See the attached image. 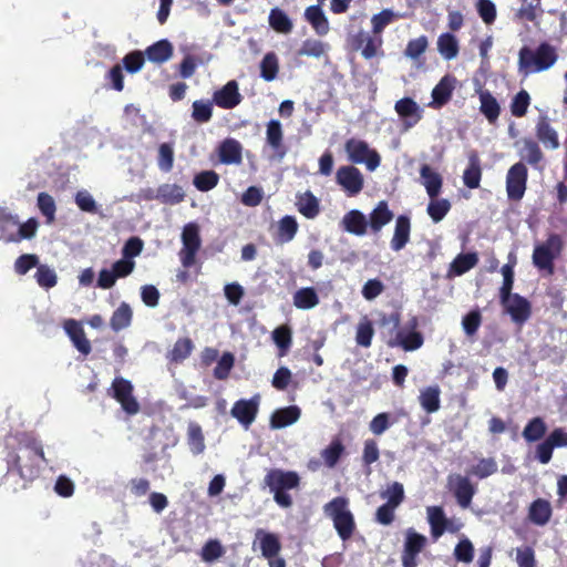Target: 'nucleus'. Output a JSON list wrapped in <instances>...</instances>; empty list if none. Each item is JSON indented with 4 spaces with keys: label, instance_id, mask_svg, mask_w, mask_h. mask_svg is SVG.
Instances as JSON below:
<instances>
[{
    "label": "nucleus",
    "instance_id": "nucleus-2",
    "mask_svg": "<svg viewBox=\"0 0 567 567\" xmlns=\"http://www.w3.org/2000/svg\"><path fill=\"white\" fill-rule=\"evenodd\" d=\"M557 60V50L548 42H542L535 50L524 45L518 52V71L524 75L539 73L550 69Z\"/></svg>",
    "mask_w": 567,
    "mask_h": 567
},
{
    "label": "nucleus",
    "instance_id": "nucleus-30",
    "mask_svg": "<svg viewBox=\"0 0 567 567\" xmlns=\"http://www.w3.org/2000/svg\"><path fill=\"white\" fill-rule=\"evenodd\" d=\"M300 409L297 405H290L276 410L270 416L271 429H282L296 423L300 417Z\"/></svg>",
    "mask_w": 567,
    "mask_h": 567
},
{
    "label": "nucleus",
    "instance_id": "nucleus-11",
    "mask_svg": "<svg viewBox=\"0 0 567 567\" xmlns=\"http://www.w3.org/2000/svg\"><path fill=\"white\" fill-rule=\"evenodd\" d=\"M528 178V169L523 162L511 166L506 175V192L511 200L518 202L524 197Z\"/></svg>",
    "mask_w": 567,
    "mask_h": 567
},
{
    "label": "nucleus",
    "instance_id": "nucleus-64",
    "mask_svg": "<svg viewBox=\"0 0 567 567\" xmlns=\"http://www.w3.org/2000/svg\"><path fill=\"white\" fill-rule=\"evenodd\" d=\"M497 472V463L493 458H482L470 470V474L483 480Z\"/></svg>",
    "mask_w": 567,
    "mask_h": 567
},
{
    "label": "nucleus",
    "instance_id": "nucleus-14",
    "mask_svg": "<svg viewBox=\"0 0 567 567\" xmlns=\"http://www.w3.org/2000/svg\"><path fill=\"white\" fill-rule=\"evenodd\" d=\"M567 446V430L554 429L547 437L536 446V457L542 464H547L553 457L554 449Z\"/></svg>",
    "mask_w": 567,
    "mask_h": 567
},
{
    "label": "nucleus",
    "instance_id": "nucleus-33",
    "mask_svg": "<svg viewBox=\"0 0 567 567\" xmlns=\"http://www.w3.org/2000/svg\"><path fill=\"white\" fill-rule=\"evenodd\" d=\"M305 18L313 28L317 34L326 35L329 30V21L320 6H310L305 11Z\"/></svg>",
    "mask_w": 567,
    "mask_h": 567
},
{
    "label": "nucleus",
    "instance_id": "nucleus-24",
    "mask_svg": "<svg viewBox=\"0 0 567 567\" xmlns=\"http://www.w3.org/2000/svg\"><path fill=\"white\" fill-rule=\"evenodd\" d=\"M427 519L431 527V534L434 538L441 537L445 530H457V528L450 525V520L445 517L444 511L441 506L427 507Z\"/></svg>",
    "mask_w": 567,
    "mask_h": 567
},
{
    "label": "nucleus",
    "instance_id": "nucleus-9",
    "mask_svg": "<svg viewBox=\"0 0 567 567\" xmlns=\"http://www.w3.org/2000/svg\"><path fill=\"white\" fill-rule=\"evenodd\" d=\"M420 321L416 316H412L405 327L396 332L395 339L389 342L390 347L399 346L404 351H415L424 343V337L419 329Z\"/></svg>",
    "mask_w": 567,
    "mask_h": 567
},
{
    "label": "nucleus",
    "instance_id": "nucleus-43",
    "mask_svg": "<svg viewBox=\"0 0 567 567\" xmlns=\"http://www.w3.org/2000/svg\"><path fill=\"white\" fill-rule=\"evenodd\" d=\"M478 262L477 255L474 252L457 255L450 266V275L462 276L471 270Z\"/></svg>",
    "mask_w": 567,
    "mask_h": 567
},
{
    "label": "nucleus",
    "instance_id": "nucleus-16",
    "mask_svg": "<svg viewBox=\"0 0 567 567\" xmlns=\"http://www.w3.org/2000/svg\"><path fill=\"white\" fill-rule=\"evenodd\" d=\"M260 396L258 394L246 400L240 399L236 401L230 410V414L235 417L245 429H248L256 420L259 411Z\"/></svg>",
    "mask_w": 567,
    "mask_h": 567
},
{
    "label": "nucleus",
    "instance_id": "nucleus-57",
    "mask_svg": "<svg viewBox=\"0 0 567 567\" xmlns=\"http://www.w3.org/2000/svg\"><path fill=\"white\" fill-rule=\"evenodd\" d=\"M530 105V95L526 90H520L511 102V113L515 117H523L526 115Z\"/></svg>",
    "mask_w": 567,
    "mask_h": 567
},
{
    "label": "nucleus",
    "instance_id": "nucleus-13",
    "mask_svg": "<svg viewBox=\"0 0 567 567\" xmlns=\"http://www.w3.org/2000/svg\"><path fill=\"white\" fill-rule=\"evenodd\" d=\"M113 398L121 404L122 409L128 415L137 414L140 403L133 395L132 383L123 378H115L112 383Z\"/></svg>",
    "mask_w": 567,
    "mask_h": 567
},
{
    "label": "nucleus",
    "instance_id": "nucleus-42",
    "mask_svg": "<svg viewBox=\"0 0 567 567\" xmlns=\"http://www.w3.org/2000/svg\"><path fill=\"white\" fill-rule=\"evenodd\" d=\"M194 350V342L190 338H179L167 353L171 362L179 363L186 360Z\"/></svg>",
    "mask_w": 567,
    "mask_h": 567
},
{
    "label": "nucleus",
    "instance_id": "nucleus-37",
    "mask_svg": "<svg viewBox=\"0 0 567 567\" xmlns=\"http://www.w3.org/2000/svg\"><path fill=\"white\" fill-rule=\"evenodd\" d=\"M185 193L177 184H163L157 188V200L163 204L176 205L184 200Z\"/></svg>",
    "mask_w": 567,
    "mask_h": 567
},
{
    "label": "nucleus",
    "instance_id": "nucleus-50",
    "mask_svg": "<svg viewBox=\"0 0 567 567\" xmlns=\"http://www.w3.org/2000/svg\"><path fill=\"white\" fill-rule=\"evenodd\" d=\"M344 453V445L340 439H333L331 443L321 451V457L324 464L332 468L337 465L340 457Z\"/></svg>",
    "mask_w": 567,
    "mask_h": 567
},
{
    "label": "nucleus",
    "instance_id": "nucleus-1",
    "mask_svg": "<svg viewBox=\"0 0 567 567\" xmlns=\"http://www.w3.org/2000/svg\"><path fill=\"white\" fill-rule=\"evenodd\" d=\"M7 473L0 485L6 495L24 491L39 476L35 458L47 463L41 441L32 432H18L6 440Z\"/></svg>",
    "mask_w": 567,
    "mask_h": 567
},
{
    "label": "nucleus",
    "instance_id": "nucleus-51",
    "mask_svg": "<svg viewBox=\"0 0 567 567\" xmlns=\"http://www.w3.org/2000/svg\"><path fill=\"white\" fill-rule=\"evenodd\" d=\"M260 537V550L265 558H274L281 549L280 542L275 534L258 532Z\"/></svg>",
    "mask_w": 567,
    "mask_h": 567
},
{
    "label": "nucleus",
    "instance_id": "nucleus-38",
    "mask_svg": "<svg viewBox=\"0 0 567 567\" xmlns=\"http://www.w3.org/2000/svg\"><path fill=\"white\" fill-rule=\"evenodd\" d=\"M480 111L482 114H484L489 123H495L501 113V107L497 100L492 95L489 91H483L480 93Z\"/></svg>",
    "mask_w": 567,
    "mask_h": 567
},
{
    "label": "nucleus",
    "instance_id": "nucleus-12",
    "mask_svg": "<svg viewBox=\"0 0 567 567\" xmlns=\"http://www.w3.org/2000/svg\"><path fill=\"white\" fill-rule=\"evenodd\" d=\"M447 488L462 508L470 507L476 494V486L471 482L470 477L461 474H450L447 476Z\"/></svg>",
    "mask_w": 567,
    "mask_h": 567
},
{
    "label": "nucleus",
    "instance_id": "nucleus-40",
    "mask_svg": "<svg viewBox=\"0 0 567 567\" xmlns=\"http://www.w3.org/2000/svg\"><path fill=\"white\" fill-rule=\"evenodd\" d=\"M298 212L303 215L306 218L312 219L318 216L320 213L319 200L311 193L306 192L305 194L298 196V200L296 203Z\"/></svg>",
    "mask_w": 567,
    "mask_h": 567
},
{
    "label": "nucleus",
    "instance_id": "nucleus-28",
    "mask_svg": "<svg viewBox=\"0 0 567 567\" xmlns=\"http://www.w3.org/2000/svg\"><path fill=\"white\" fill-rule=\"evenodd\" d=\"M241 144L235 138L224 140L218 147L219 161L223 164H240L243 161Z\"/></svg>",
    "mask_w": 567,
    "mask_h": 567
},
{
    "label": "nucleus",
    "instance_id": "nucleus-5",
    "mask_svg": "<svg viewBox=\"0 0 567 567\" xmlns=\"http://www.w3.org/2000/svg\"><path fill=\"white\" fill-rule=\"evenodd\" d=\"M564 240L559 234H549L547 239L535 246L533 251V265L540 271H545L548 276L555 274V259H557L563 249Z\"/></svg>",
    "mask_w": 567,
    "mask_h": 567
},
{
    "label": "nucleus",
    "instance_id": "nucleus-35",
    "mask_svg": "<svg viewBox=\"0 0 567 567\" xmlns=\"http://www.w3.org/2000/svg\"><path fill=\"white\" fill-rule=\"evenodd\" d=\"M551 513L550 503L544 498H537L529 506L528 517L534 524L543 526L549 522Z\"/></svg>",
    "mask_w": 567,
    "mask_h": 567
},
{
    "label": "nucleus",
    "instance_id": "nucleus-41",
    "mask_svg": "<svg viewBox=\"0 0 567 567\" xmlns=\"http://www.w3.org/2000/svg\"><path fill=\"white\" fill-rule=\"evenodd\" d=\"M440 394L441 390L437 385L427 386L422 390L419 396L422 409L427 413L439 411L441 406Z\"/></svg>",
    "mask_w": 567,
    "mask_h": 567
},
{
    "label": "nucleus",
    "instance_id": "nucleus-61",
    "mask_svg": "<svg viewBox=\"0 0 567 567\" xmlns=\"http://www.w3.org/2000/svg\"><path fill=\"white\" fill-rule=\"evenodd\" d=\"M381 497L386 499L389 505L398 507L405 498L403 484L393 482L388 485L386 489L381 493Z\"/></svg>",
    "mask_w": 567,
    "mask_h": 567
},
{
    "label": "nucleus",
    "instance_id": "nucleus-63",
    "mask_svg": "<svg viewBox=\"0 0 567 567\" xmlns=\"http://www.w3.org/2000/svg\"><path fill=\"white\" fill-rule=\"evenodd\" d=\"M476 11L483 22L487 25L493 24L497 17L496 6L492 0H477Z\"/></svg>",
    "mask_w": 567,
    "mask_h": 567
},
{
    "label": "nucleus",
    "instance_id": "nucleus-22",
    "mask_svg": "<svg viewBox=\"0 0 567 567\" xmlns=\"http://www.w3.org/2000/svg\"><path fill=\"white\" fill-rule=\"evenodd\" d=\"M64 330L80 353L87 355L91 352V342L86 338L82 326L76 320H66L64 322Z\"/></svg>",
    "mask_w": 567,
    "mask_h": 567
},
{
    "label": "nucleus",
    "instance_id": "nucleus-20",
    "mask_svg": "<svg viewBox=\"0 0 567 567\" xmlns=\"http://www.w3.org/2000/svg\"><path fill=\"white\" fill-rule=\"evenodd\" d=\"M394 217L386 200H380L369 214L368 227L372 234H379Z\"/></svg>",
    "mask_w": 567,
    "mask_h": 567
},
{
    "label": "nucleus",
    "instance_id": "nucleus-18",
    "mask_svg": "<svg viewBox=\"0 0 567 567\" xmlns=\"http://www.w3.org/2000/svg\"><path fill=\"white\" fill-rule=\"evenodd\" d=\"M394 110L403 120L405 130L415 126L423 117V110L412 97H403L396 101Z\"/></svg>",
    "mask_w": 567,
    "mask_h": 567
},
{
    "label": "nucleus",
    "instance_id": "nucleus-21",
    "mask_svg": "<svg viewBox=\"0 0 567 567\" xmlns=\"http://www.w3.org/2000/svg\"><path fill=\"white\" fill-rule=\"evenodd\" d=\"M266 142L278 158H282L287 148L284 144V131L278 120H270L266 125Z\"/></svg>",
    "mask_w": 567,
    "mask_h": 567
},
{
    "label": "nucleus",
    "instance_id": "nucleus-25",
    "mask_svg": "<svg viewBox=\"0 0 567 567\" xmlns=\"http://www.w3.org/2000/svg\"><path fill=\"white\" fill-rule=\"evenodd\" d=\"M536 137L549 150H557L560 145L557 131L550 125L548 117L540 116L536 123Z\"/></svg>",
    "mask_w": 567,
    "mask_h": 567
},
{
    "label": "nucleus",
    "instance_id": "nucleus-17",
    "mask_svg": "<svg viewBox=\"0 0 567 567\" xmlns=\"http://www.w3.org/2000/svg\"><path fill=\"white\" fill-rule=\"evenodd\" d=\"M501 305L517 324L525 323L532 316L530 302L519 293L511 295L507 300L501 301Z\"/></svg>",
    "mask_w": 567,
    "mask_h": 567
},
{
    "label": "nucleus",
    "instance_id": "nucleus-32",
    "mask_svg": "<svg viewBox=\"0 0 567 567\" xmlns=\"http://www.w3.org/2000/svg\"><path fill=\"white\" fill-rule=\"evenodd\" d=\"M299 229V225L297 219L291 215H286L278 221L277 233H276V243L277 244H286L291 241L297 235Z\"/></svg>",
    "mask_w": 567,
    "mask_h": 567
},
{
    "label": "nucleus",
    "instance_id": "nucleus-49",
    "mask_svg": "<svg viewBox=\"0 0 567 567\" xmlns=\"http://www.w3.org/2000/svg\"><path fill=\"white\" fill-rule=\"evenodd\" d=\"M268 20L269 25L279 33H289L293 28L289 17L279 8L270 10Z\"/></svg>",
    "mask_w": 567,
    "mask_h": 567
},
{
    "label": "nucleus",
    "instance_id": "nucleus-53",
    "mask_svg": "<svg viewBox=\"0 0 567 567\" xmlns=\"http://www.w3.org/2000/svg\"><path fill=\"white\" fill-rule=\"evenodd\" d=\"M213 101H194L192 104V118L199 124L209 122L213 117Z\"/></svg>",
    "mask_w": 567,
    "mask_h": 567
},
{
    "label": "nucleus",
    "instance_id": "nucleus-59",
    "mask_svg": "<svg viewBox=\"0 0 567 567\" xmlns=\"http://www.w3.org/2000/svg\"><path fill=\"white\" fill-rule=\"evenodd\" d=\"M524 147L522 157L530 165H537L544 157L543 152L537 142L532 138H525L523 141Z\"/></svg>",
    "mask_w": 567,
    "mask_h": 567
},
{
    "label": "nucleus",
    "instance_id": "nucleus-34",
    "mask_svg": "<svg viewBox=\"0 0 567 567\" xmlns=\"http://www.w3.org/2000/svg\"><path fill=\"white\" fill-rule=\"evenodd\" d=\"M423 185L430 198L439 196L442 189L443 179L441 175L434 172L429 165L424 164L420 169Z\"/></svg>",
    "mask_w": 567,
    "mask_h": 567
},
{
    "label": "nucleus",
    "instance_id": "nucleus-46",
    "mask_svg": "<svg viewBox=\"0 0 567 567\" xmlns=\"http://www.w3.org/2000/svg\"><path fill=\"white\" fill-rule=\"evenodd\" d=\"M547 431V425L543 417L535 416L528 421L523 430V437L526 442H537L545 435Z\"/></svg>",
    "mask_w": 567,
    "mask_h": 567
},
{
    "label": "nucleus",
    "instance_id": "nucleus-19",
    "mask_svg": "<svg viewBox=\"0 0 567 567\" xmlns=\"http://www.w3.org/2000/svg\"><path fill=\"white\" fill-rule=\"evenodd\" d=\"M243 96L239 93L238 83L235 80L228 81L221 89L216 90L213 94V102L218 107L231 110L239 105Z\"/></svg>",
    "mask_w": 567,
    "mask_h": 567
},
{
    "label": "nucleus",
    "instance_id": "nucleus-60",
    "mask_svg": "<svg viewBox=\"0 0 567 567\" xmlns=\"http://www.w3.org/2000/svg\"><path fill=\"white\" fill-rule=\"evenodd\" d=\"M429 41L425 35H421L416 39H412L408 42L404 55L413 61H417L421 55L426 51Z\"/></svg>",
    "mask_w": 567,
    "mask_h": 567
},
{
    "label": "nucleus",
    "instance_id": "nucleus-26",
    "mask_svg": "<svg viewBox=\"0 0 567 567\" xmlns=\"http://www.w3.org/2000/svg\"><path fill=\"white\" fill-rule=\"evenodd\" d=\"M455 81V78L444 75L432 90V102L430 103V106L441 107L445 105L452 97Z\"/></svg>",
    "mask_w": 567,
    "mask_h": 567
},
{
    "label": "nucleus",
    "instance_id": "nucleus-58",
    "mask_svg": "<svg viewBox=\"0 0 567 567\" xmlns=\"http://www.w3.org/2000/svg\"><path fill=\"white\" fill-rule=\"evenodd\" d=\"M225 554V549L218 539L207 540L200 550V557L206 563H213Z\"/></svg>",
    "mask_w": 567,
    "mask_h": 567
},
{
    "label": "nucleus",
    "instance_id": "nucleus-47",
    "mask_svg": "<svg viewBox=\"0 0 567 567\" xmlns=\"http://www.w3.org/2000/svg\"><path fill=\"white\" fill-rule=\"evenodd\" d=\"M187 443L189 445L190 451L198 455L205 450V439L202 431V427L196 422H189L187 429Z\"/></svg>",
    "mask_w": 567,
    "mask_h": 567
},
{
    "label": "nucleus",
    "instance_id": "nucleus-10",
    "mask_svg": "<svg viewBox=\"0 0 567 567\" xmlns=\"http://www.w3.org/2000/svg\"><path fill=\"white\" fill-rule=\"evenodd\" d=\"M426 545L427 538L424 535L417 533L413 528L406 529L401 554L402 567H417V557L424 550Z\"/></svg>",
    "mask_w": 567,
    "mask_h": 567
},
{
    "label": "nucleus",
    "instance_id": "nucleus-31",
    "mask_svg": "<svg viewBox=\"0 0 567 567\" xmlns=\"http://www.w3.org/2000/svg\"><path fill=\"white\" fill-rule=\"evenodd\" d=\"M173 51L174 48L172 43L168 40L163 39L147 47L144 55L148 61L162 64L173 56Z\"/></svg>",
    "mask_w": 567,
    "mask_h": 567
},
{
    "label": "nucleus",
    "instance_id": "nucleus-36",
    "mask_svg": "<svg viewBox=\"0 0 567 567\" xmlns=\"http://www.w3.org/2000/svg\"><path fill=\"white\" fill-rule=\"evenodd\" d=\"M133 311L127 302H121L120 306L113 311L110 326L113 331L118 332L127 328L132 323Z\"/></svg>",
    "mask_w": 567,
    "mask_h": 567
},
{
    "label": "nucleus",
    "instance_id": "nucleus-62",
    "mask_svg": "<svg viewBox=\"0 0 567 567\" xmlns=\"http://www.w3.org/2000/svg\"><path fill=\"white\" fill-rule=\"evenodd\" d=\"M483 321L482 313L478 309L471 310L462 319V327L467 337H473L477 333Z\"/></svg>",
    "mask_w": 567,
    "mask_h": 567
},
{
    "label": "nucleus",
    "instance_id": "nucleus-48",
    "mask_svg": "<svg viewBox=\"0 0 567 567\" xmlns=\"http://www.w3.org/2000/svg\"><path fill=\"white\" fill-rule=\"evenodd\" d=\"M279 72V60L275 52H268L260 62V76L267 81H274Z\"/></svg>",
    "mask_w": 567,
    "mask_h": 567
},
{
    "label": "nucleus",
    "instance_id": "nucleus-4",
    "mask_svg": "<svg viewBox=\"0 0 567 567\" xmlns=\"http://www.w3.org/2000/svg\"><path fill=\"white\" fill-rule=\"evenodd\" d=\"M323 512L329 517L341 540L352 538L357 530V524L352 512L349 509V501L343 496H337L323 506Z\"/></svg>",
    "mask_w": 567,
    "mask_h": 567
},
{
    "label": "nucleus",
    "instance_id": "nucleus-56",
    "mask_svg": "<svg viewBox=\"0 0 567 567\" xmlns=\"http://www.w3.org/2000/svg\"><path fill=\"white\" fill-rule=\"evenodd\" d=\"M451 209V203L446 198H430L427 214L434 223H440Z\"/></svg>",
    "mask_w": 567,
    "mask_h": 567
},
{
    "label": "nucleus",
    "instance_id": "nucleus-15",
    "mask_svg": "<svg viewBox=\"0 0 567 567\" xmlns=\"http://www.w3.org/2000/svg\"><path fill=\"white\" fill-rule=\"evenodd\" d=\"M337 183L348 196L358 195L364 186V178L359 168L352 165L341 166L336 173Z\"/></svg>",
    "mask_w": 567,
    "mask_h": 567
},
{
    "label": "nucleus",
    "instance_id": "nucleus-55",
    "mask_svg": "<svg viewBox=\"0 0 567 567\" xmlns=\"http://www.w3.org/2000/svg\"><path fill=\"white\" fill-rule=\"evenodd\" d=\"M219 175L215 171H203L195 175L193 179L194 186L199 192H209L217 186Z\"/></svg>",
    "mask_w": 567,
    "mask_h": 567
},
{
    "label": "nucleus",
    "instance_id": "nucleus-23",
    "mask_svg": "<svg viewBox=\"0 0 567 567\" xmlns=\"http://www.w3.org/2000/svg\"><path fill=\"white\" fill-rule=\"evenodd\" d=\"M482 179V167L478 153L471 151L467 154V166L463 172V183L466 187L475 189L480 187Z\"/></svg>",
    "mask_w": 567,
    "mask_h": 567
},
{
    "label": "nucleus",
    "instance_id": "nucleus-3",
    "mask_svg": "<svg viewBox=\"0 0 567 567\" xmlns=\"http://www.w3.org/2000/svg\"><path fill=\"white\" fill-rule=\"evenodd\" d=\"M299 485L300 476L295 471L271 468L264 477V487L269 488L270 493L274 494V501L282 508L292 506L293 501L288 491L298 488Z\"/></svg>",
    "mask_w": 567,
    "mask_h": 567
},
{
    "label": "nucleus",
    "instance_id": "nucleus-7",
    "mask_svg": "<svg viewBox=\"0 0 567 567\" xmlns=\"http://www.w3.org/2000/svg\"><path fill=\"white\" fill-rule=\"evenodd\" d=\"M349 161L353 164H365L370 172L377 169L381 157L375 150H371L365 141L349 138L344 144Z\"/></svg>",
    "mask_w": 567,
    "mask_h": 567
},
{
    "label": "nucleus",
    "instance_id": "nucleus-44",
    "mask_svg": "<svg viewBox=\"0 0 567 567\" xmlns=\"http://www.w3.org/2000/svg\"><path fill=\"white\" fill-rule=\"evenodd\" d=\"M319 303V297L315 288H300L293 295V305L298 309H312Z\"/></svg>",
    "mask_w": 567,
    "mask_h": 567
},
{
    "label": "nucleus",
    "instance_id": "nucleus-6",
    "mask_svg": "<svg viewBox=\"0 0 567 567\" xmlns=\"http://www.w3.org/2000/svg\"><path fill=\"white\" fill-rule=\"evenodd\" d=\"M182 245L178 257L183 267L187 269L195 265L202 246L199 226L196 223H188L183 227Z\"/></svg>",
    "mask_w": 567,
    "mask_h": 567
},
{
    "label": "nucleus",
    "instance_id": "nucleus-29",
    "mask_svg": "<svg viewBox=\"0 0 567 567\" xmlns=\"http://www.w3.org/2000/svg\"><path fill=\"white\" fill-rule=\"evenodd\" d=\"M341 226L350 234L363 236L368 230V220L362 212L352 209L343 216Z\"/></svg>",
    "mask_w": 567,
    "mask_h": 567
},
{
    "label": "nucleus",
    "instance_id": "nucleus-27",
    "mask_svg": "<svg viewBox=\"0 0 567 567\" xmlns=\"http://www.w3.org/2000/svg\"><path fill=\"white\" fill-rule=\"evenodd\" d=\"M411 233V220L406 215H400L396 217L394 234L391 239V248L394 251L402 250L410 240Z\"/></svg>",
    "mask_w": 567,
    "mask_h": 567
},
{
    "label": "nucleus",
    "instance_id": "nucleus-54",
    "mask_svg": "<svg viewBox=\"0 0 567 567\" xmlns=\"http://www.w3.org/2000/svg\"><path fill=\"white\" fill-rule=\"evenodd\" d=\"M272 340L279 349V357H285L292 342L291 329L288 326H280L272 331Z\"/></svg>",
    "mask_w": 567,
    "mask_h": 567
},
{
    "label": "nucleus",
    "instance_id": "nucleus-52",
    "mask_svg": "<svg viewBox=\"0 0 567 567\" xmlns=\"http://www.w3.org/2000/svg\"><path fill=\"white\" fill-rule=\"evenodd\" d=\"M37 284L44 289H51L58 284V276L53 268L45 264H39L34 274Z\"/></svg>",
    "mask_w": 567,
    "mask_h": 567
},
{
    "label": "nucleus",
    "instance_id": "nucleus-45",
    "mask_svg": "<svg viewBox=\"0 0 567 567\" xmlns=\"http://www.w3.org/2000/svg\"><path fill=\"white\" fill-rule=\"evenodd\" d=\"M437 50L445 60L456 58L460 51L456 37L449 32L442 33L437 39Z\"/></svg>",
    "mask_w": 567,
    "mask_h": 567
},
{
    "label": "nucleus",
    "instance_id": "nucleus-8",
    "mask_svg": "<svg viewBox=\"0 0 567 567\" xmlns=\"http://www.w3.org/2000/svg\"><path fill=\"white\" fill-rule=\"evenodd\" d=\"M9 226H18V231L8 234L4 240L7 243H20L23 239H32L35 236L39 223L32 217L20 224L17 216L2 212L0 214V229L4 231Z\"/></svg>",
    "mask_w": 567,
    "mask_h": 567
},
{
    "label": "nucleus",
    "instance_id": "nucleus-39",
    "mask_svg": "<svg viewBox=\"0 0 567 567\" xmlns=\"http://www.w3.org/2000/svg\"><path fill=\"white\" fill-rule=\"evenodd\" d=\"M174 142L161 143L157 148V166L161 172L169 173L174 167L175 150Z\"/></svg>",
    "mask_w": 567,
    "mask_h": 567
}]
</instances>
